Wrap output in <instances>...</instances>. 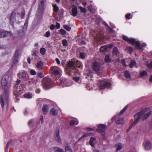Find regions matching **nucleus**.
<instances>
[{
  "label": "nucleus",
  "mask_w": 152,
  "mask_h": 152,
  "mask_svg": "<svg viewBox=\"0 0 152 152\" xmlns=\"http://www.w3.org/2000/svg\"><path fill=\"white\" fill-rule=\"evenodd\" d=\"M148 110V109L145 108L134 115V118L135 120L131 125L129 127L127 130V132L137 123L141 118H142V120L144 121L148 117L151 113V112L150 111L147 112Z\"/></svg>",
  "instance_id": "nucleus-1"
},
{
  "label": "nucleus",
  "mask_w": 152,
  "mask_h": 152,
  "mask_svg": "<svg viewBox=\"0 0 152 152\" xmlns=\"http://www.w3.org/2000/svg\"><path fill=\"white\" fill-rule=\"evenodd\" d=\"M20 80H18L16 82V84L14 88V94L16 97L19 96L20 94L23 93L25 91V86L24 84H21L19 88H18L19 84L20 82Z\"/></svg>",
  "instance_id": "nucleus-2"
},
{
  "label": "nucleus",
  "mask_w": 152,
  "mask_h": 152,
  "mask_svg": "<svg viewBox=\"0 0 152 152\" xmlns=\"http://www.w3.org/2000/svg\"><path fill=\"white\" fill-rule=\"evenodd\" d=\"M61 72V69L57 66H52L50 69V73L52 77L55 80H56L57 78L60 75Z\"/></svg>",
  "instance_id": "nucleus-3"
},
{
  "label": "nucleus",
  "mask_w": 152,
  "mask_h": 152,
  "mask_svg": "<svg viewBox=\"0 0 152 152\" xmlns=\"http://www.w3.org/2000/svg\"><path fill=\"white\" fill-rule=\"evenodd\" d=\"M123 39L128 42L131 44H135L136 45V48L137 49H141L142 48L146 46V44L144 43H142L140 47V45L139 42L136 41L135 39L133 38H129L123 35L122 36Z\"/></svg>",
  "instance_id": "nucleus-4"
},
{
  "label": "nucleus",
  "mask_w": 152,
  "mask_h": 152,
  "mask_svg": "<svg viewBox=\"0 0 152 152\" xmlns=\"http://www.w3.org/2000/svg\"><path fill=\"white\" fill-rule=\"evenodd\" d=\"M8 92L5 91L2 95L0 97V102L2 108L3 109L4 105L8 106Z\"/></svg>",
  "instance_id": "nucleus-5"
},
{
  "label": "nucleus",
  "mask_w": 152,
  "mask_h": 152,
  "mask_svg": "<svg viewBox=\"0 0 152 152\" xmlns=\"http://www.w3.org/2000/svg\"><path fill=\"white\" fill-rule=\"evenodd\" d=\"M53 82L52 80L50 78H44L42 81V85L43 88L45 89H48L53 87Z\"/></svg>",
  "instance_id": "nucleus-6"
},
{
  "label": "nucleus",
  "mask_w": 152,
  "mask_h": 152,
  "mask_svg": "<svg viewBox=\"0 0 152 152\" xmlns=\"http://www.w3.org/2000/svg\"><path fill=\"white\" fill-rule=\"evenodd\" d=\"M127 106H126L120 112L118 115L112 118V120H115L117 124H123L124 123V119L120 117V115L123 113L125 110L127 109Z\"/></svg>",
  "instance_id": "nucleus-7"
},
{
  "label": "nucleus",
  "mask_w": 152,
  "mask_h": 152,
  "mask_svg": "<svg viewBox=\"0 0 152 152\" xmlns=\"http://www.w3.org/2000/svg\"><path fill=\"white\" fill-rule=\"evenodd\" d=\"M68 68L66 69V72L69 75H71L72 72H77L75 64L73 61H69L68 63Z\"/></svg>",
  "instance_id": "nucleus-8"
},
{
  "label": "nucleus",
  "mask_w": 152,
  "mask_h": 152,
  "mask_svg": "<svg viewBox=\"0 0 152 152\" xmlns=\"http://www.w3.org/2000/svg\"><path fill=\"white\" fill-rule=\"evenodd\" d=\"M9 76L7 74L4 75L2 77L1 83L2 88L5 91L7 88V86L8 83Z\"/></svg>",
  "instance_id": "nucleus-9"
},
{
  "label": "nucleus",
  "mask_w": 152,
  "mask_h": 152,
  "mask_svg": "<svg viewBox=\"0 0 152 152\" xmlns=\"http://www.w3.org/2000/svg\"><path fill=\"white\" fill-rule=\"evenodd\" d=\"M60 86L62 87L69 86L72 85L71 81L67 79H64L59 80Z\"/></svg>",
  "instance_id": "nucleus-10"
},
{
  "label": "nucleus",
  "mask_w": 152,
  "mask_h": 152,
  "mask_svg": "<svg viewBox=\"0 0 152 152\" xmlns=\"http://www.w3.org/2000/svg\"><path fill=\"white\" fill-rule=\"evenodd\" d=\"M44 2V0H39V7L37 11L38 13H39V15H42L45 9Z\"/></svg>",
  "instance_id": "nucleus-11"
},
{
  "label": "nucleus",
  "mask_w": 152,
  "mask_h": 152,
  "mask_svg": "<svg viewBox=\"0 0 152 152\" xmlns=\"http://www.w3.org/2000/svg\"><path fill=\"white\" fill-rule=\"evenodd\" d=\"M18 76L20 78H22L24 80H27L28 78V75L27 72L23 71L18 74Z\"/></svg>",
  "instance_id": "nucleus-12"
},
{
  "label": "nucleus",
  "mask_w": 152,
  "mask_h": 152,
  "mask_svg": "<svg viewBox=\"0 0 152 152\" xmlns=\"http://www.w3.org/2000/svg\"><path fill=\"white\" fill-rule=\"evenodd\" d=\"M110 83L104 80H101L100 81L99 85V88L100 89H103L105 88L106 87L110 86Z\"/></svg>",
  "instance_id": "nucleus-13"
},
{
  "label": "nucleus",
  "mask_w": 152,
  "mask_h": 152,
  "mask_svg": "<svg viewBox=\"0 0 152 152\" xmlns=\"http://www.w3.org/2000/svg\"><path fill=\"white\" fill-rule=\"evenodd\" d=\"M106 129V126L103 124H99L98 125V131L100 132L103 136L104 135V131Z\"/></svg>",
  "instance_id": "nucleus-14"
},
{
  "label": "nucleus",
  "mask_w": 152,
  "mask_h": 152,
  "mask_svg": "<svg viewBox=\"0 0 152 152\" xmlns=\"http://www.w3.org/2000/svg\"><path fill=\"white\" fill-rule=\"evenodd\" d=\"M11 35L10 32L1 30L0 31V37L10 36Z\"/></svg>",
  "instance_id": "nucleus-15"
},
{
  "label": "nucleus",
  "mask_w": 152,
  "mask_h": 152,
  "mask_svg": "<svg viewBox=\"0 0 152 152\" xmlns=\"http://www.w3.org/2000/svg\"><path fill=\"white\" fill-rule=\"evenodd\" d=\"M145 148L146 150H149L151 147V144L150 142L148 140H144L143 143Z\"/></svg>",
  "instance_id": "nucleus-16"
},
{
  "label": "nucleus",
  "mask_w": 152,
  "mask_h": 152,
  "mask_svg": "<svg viewBox=\"0 0 152 152\" xmlns=\"http://www.w3.org/2000/svg\"><path fill=\"white\" fill-rule=\"evenodd\" d=\"M92 68L95 71H99L100 68V65L99 63L97 62H95L93 65Z\"/></svg>",
  "instance_id": "nucleus-17"
},
{
  "label": "nucleus",
  "mask_w": 152,
  "mask_h": 152,
  "mask_svg": "<svg viewBox=\"0 0 152 152\" xmlns=\"http://www.w3.org/2000/svg\"><path fill=\"white\" fill-rule=\"evenodd\" d=\"M15 16L16 14L15 12H12L11 14L10 18V21L11 23H13L17 20Z\"/></svg>",
  "instance_id": "nucleus-18"
},
{
  "label": "nucleus",
  "mask_w": 152,
  "mask_h": 152,
  "mask_svg": "<svg viewBox=\"0 0 152 152\" xmlns=\"http://www.w3.org/2000/svg\"><path fill=\"white\" fill-rule=\"evenodd\" d=\"M19 56V54L18 51H16L13 58V61L14 64H16L18 62Z\"/></svg>",
  "instance_id": "nucleus-19"
},
{
  "label": "nucleus",
  "mask_w": 152,
  "mask_h": 152,
  "mask_svg": "<svg viewBox=\"0 0 152 152\" xmlns=\"http://www.w3.org/2000/svg\"><path fill=\"white\" fill-rule=\"evenodd\" d=\"M77 14V9L75 6L74 5L72 7L71 15L73 16H75Z\"/></svg>",
  "instance_id": "nucleus-20"
},
{
  "label": "nucleus",
  "mask_w": 152,
  "mask_h": 152,
  "mask_svg": "<svg viewBox=\"0 0 152 152\" xmlns=\"http://www.w3.org/2000/svg\"><path fill=\"white\" fill-rule=\"evenodd\" d=\"M43 64L42 62L39 61L37 62L36 68L38 70H41L43 68Z\"/></svg>",
  "instance_id": "nucleus-21"
},
{
  "label": "nucleus",
  "mask_w": 152,
  "mask_h": 152,
  "mask_svg": "<svg viewBox=\"0 0 152 152\" xmlns=\"http://www.w3.org/2000/svg\"><path fill=\"white\" fill-rule=\"evenodd\" d=\"M25 14V12L24 10L20 14L17 13V18H18V19H19L20 18L21 19H23L24 17Z\"/></svg>",
  "instance_id": "nucleus-22"
},
{
  "label": "nucleus",
  "mask_w": 152,
  "mask_h": 152,
  "mask_svg": "<svg viewBox=\"0 0 152 152\" xmlns=\"http://www.w3.org/2000/svg\"><path fill=\"white\" fill-rule=\"evenodd\" d=\"M53 150L54 152H64L63 149L57 147H53Z\"/></svg>",
  "instance_id": "nucleus-23"
},
{
  "label": "nucleus",
  "mask_w": 152,
  "mask_h": 152,
  "mask_svg": "<svg viewBox=\"0 0 152 152\" xmlns=\"http://www.w3.org/2000/svg\"><path fill=\"white\" fill-rule=\"evenodd\" d=\"M23 96L27 99H31L32 97V95L31 93H27L23 95Z\"/></svg>",
  "instance_id": "nucleus-24"
},
{
  "label": "nucleus",
  "mask_w": 152,
  "mask_h": 152,
  "mask_svg": "<svg viewBox=\"0 0 152 152\" xmlns=\"http://www.w3.org/2000/svg\"><path fill=\"white\" fill-rule=\"evenodd\" d=\"M78 121L77 119H76L75 120H72L70 121L69 125L70 126L77 125L78 124Z\"/></svg>",
  "instance_id": "nucleus-25"
},
{
  "label": "nucleus",
  "mask_w": 152,
  "mask_h": 152,
  "mask_svg": "<svg viewBox=\"0 0 152 152\" xmlns=\"http://www.w3.org/2000/svg\"><path fill=\"white\" fill-rule=\"evenodd\" d=\"M55 139L56 141L60 142L61 141V139L60 137L59 134V132H58L56 134V136L55 137Z\"/></svg>",
  "instance_id": "nucleus-26"
},
{
  "label": "nucleus",
  "mask_w": 152,
  "mask_h": 152,
  "mask_svg": "<svg viewBox=\"0 0 152 152\" xmlns=\"http://www.w3.org/2000/svg\"><path fill=\"white\" fill-rule=\"evenodd\" d=\"M123 147V145L121 144L118 143L115 145V147L116 148L117 151L121 150Z\"/></svg>",
  "instance_id": "nucleus-27"
},
{
  "label": "nucleus",
  "mask_w": 152,
  "mask_h": 152,
  "mask_svg": "<svg viewBox=\"0 0 152 152\" xmlns=\"http://www.w3.org/2000/svg\"><path fill=\"white\" fill-rule=\"evenodd\" d=\"M95 138L94 137H91L90 139L89 143V144L92 147H94V145L93 144V142L95 141Z\"/></svg>",
  "instance_id": "nucleus-28"
},
{
  "label": "nucleus",
  "mask_w": 152,
  "mask_h": 152,
  "mask_svg": "<svg viewBox=\"0 0 152 152\" xmlns=\"http://www.w3.org/2000/svg\"><path fill=\"white\" fill-rule=\"evenodd\" d=\"M50 113L52 115H56L57 114V112L56 109L54 108H52L50 110Z\"/></svg>",
  "instance_id": "nucleus-29"
},
{
  "label": "nucleus",
  "mask_w": 152,
  "mask_h": 152,
  "mask_svg": "<svg viewBox=\"0 0 152 152\" xmlns=\"http://www.w3.org/2000/svg\"><path fill=\"white\" fill-rule=\"evenodd\" d=\"M65 152H72V150L71 147L68 145H66L65 148Z\"/></svg>",
  "instance_id": "nucleus-30"
},
{
  "label": "nucleus",
  "mask_w": 152,
  "mask_h": 152,
  "mask_svg": "<svg viewBox=\"0 0 152 152\" xmlns=\"http://www.w3.org/2000/svg\"><path fill=\"white\" fill-rule=\"evenodd\" d=\"M107 49V47L106 46H102L100 49V50L101 52H103L106 51Z\"/></svg>",
  "instance_id": "nucleus-31"
},
{
  "label": "nucleus",
  "mask_w": 152,
  "mask_h": 152,
  "mask_svg": "<svg viewBox=\"0 0 152 152\" xmlns=\"http://www.w3.org/2000/svg\"><path fill=\"white\" fill-rule=\"evenodd\" d=\"M48 110V106L46 105H44L43 106L42 108V111L44 113L47 112Z\"/></svg>",
  "instance_id": "nucleus-32"
},
{
  "label": "nucleus",
  "mask_w": 152,
  "mask_h": 152,
  "mask_svg": "<svg viewBox=\"0 0 152 152\" xmlns=\"http://www.w3.org/2000/svg\"><path fill=\"white\" fill-rule=\"evenodd\" d=\"M133 48L129 46L126 48V50L127 52L131 53L132 52Z\"/></svg>",
  "instance_id": "nucleus-33"
},
{
  "label": "nucleus",
  "mask_w": 152,
  "mask_h": 152,
  "mask_svg": "<svg viewBox=\"0 0 152 152\" xmlns=\"http://www.w3.org/2000/svg\"><path fill=\"white\" fill-rule=\"evenodd\" d=\"M124 75L125 77L129 79L130 77V75L129 73L127 71H125L124 72Z\"/></svg>",
  "instance_id": "nucleus-34"
},
{
  "label": "nucleus",
  "mask_w": 152,
  "mask_h": 152,
  "mask_svg": "<svg viewBox=\"0 0 152 152\" xmlns=\"http://www.w3.org/2000/svg\"><path fill=\"white\" fill-rule=\"evenodd\" d=\"M63 27L65 29L68 31H70L71 29V27L67 25H64Z\"/></svg>",
  "instance_id": "nucleus-35"
},
{
  "label": "nucleus",
  "mask_w": 152,
  "mask_h": 152,
  "mask_svg": "<svg viewBox=\"0 0 152 152\" xmlns=\"http://www.w3.org/2000/svg\"><path fill=\"white\" fill-rule=\"evenodd\" d=\"M118 51L117 48L116 47H115L113 48V55H117L118 54Z\"/></svg>",
  "instance_id": "nucleus-36"
},
{
  "label": "nucleus",
  "mask_w": 152,
  "mask_h": 152,
  "mask_svg": "<svg viewBox=\"0 0 152 152\" xmlns=\"http://www.w3.org/2000/svg\"><path fill=\"white\" fill-rule=\"evenodd\" d=\"M136 62L134 60H132L129 64V67L132 68L135 65Z\"/></svg>",
  "instance_id": "nucleus-37"
},
{
  "label": "nucleus",
  "mask_w": 152,
  "mask_h": 152,
  "mask_svg": "<svg viewBox=\"0 0 152 152\" xmlns=\"http://www.w3.org/2000/svg\"><path fill=\"white\" fill-rule=\"evenodd\" d=\"M40 53L42 55H44L46 52V50L44 48H42L40 49Z\"/></svg>",
  "instance_id": "nucleus-38"
},
{
  "label": "nucleus",
  "mask_w": 152,
  "mask_h": 152,
  "mask_svg": "<svg viewBox=\"0 0 152 152\" xmlns=\"http://www.w3.org/2000/svg\"><path fill=\"white\" fill-rule=\"evenodd\" d=\"M62 43L64 46H66L68 45V42L65 39H64L62 41Z\"/></svg>",
  "instance_id": "nucleus-39"
},
{
  "label": "nucleus",
  "mask_w": 152,
  "mask_h": 152,
  "mask_svg": "<svg viewBox=\"0 0 152 152\" xmlns=\"http://www.w3.org/2000/svg\"><path fill=\"white\" fill-rule=\"evenodd\" d=\"M105 61L107 63H109L110 61V60L108 55H107L105 56Z\"/></svg>",
  "instance_id": "nucleus-40"
},
{
  "label": "nucleus",
  "mask_w": 152,
  "mask_h": 152,
  "mask_svg": "<svg viewBox=\"0 0 152 152\" xmlns=\"http://www.w3.org/2000/svg\"><path fill=\"white\" fill-rule=\"evenodd\" d=\"M53 10L54 12H57L58 10V8L56 5H54L53 6Z\"/></svg>",
  "instance_id": "nucleus-41"
},
{
  "label": "nucleus",
  "mask_w": 152,
  "mask_h": 152,
  "mask_svg": "<svg viewBox=\"0 0 152 152\" xmlns=\"http://www.w3.org/2000/svg\"><path fill=\"white\" fill-rule=\"evenodd\" d=\"M76 65L79 68H80L82 66V65L80 61L78 60L76 61Z\"/></svg>",
  "instance_id": "nucleus-42"
},
{
  "label": "nucleus",
  "mask_w": 152,
  "mask_h": 152,
  "mask_svg": "<svg viewBox=\"0 0 152 152\" xmlns=\"http://www.w3.org/2000/svg\"><path fill=\"white\" fill-rule=\"evenodd\" d=\"M147 74V72L145 71H142L140 73V76L142 77L145 75H146Z\"/></svg>",
  "instance_id": "nucleus-43"
},
{
  "label": "nucleus",
  "mask_w": 152,
  "mask_h": 152,
  "mask_svg": "<svg viewBox=\"0 0 152 152\" xmlns=\"http://www.w3.org/2000/svg\"><path fill=\"white\" fill-rule=\"evenodd\" d=\"M86 56V54L82 53H80V57L81 58H84Z\"/></svg>",
  "instance_id": "nucleus-44"
},
{
  "label": "nucleus",
  "mask_w": 152,
  "mask_h": 152,
  "mask_svg": "<svg viewBox=\"0 0 152 152\" xmlns=\"http://www.w3.org/2000/svg\"><path fill=\"white\" fill-rule=\"evenodd\" d=\"M125 17L126 19H130L132 18V17L131 16V14H127L125 15Z\"/></svg>",
  "instance_id": "nucleus-45"
},
{
  "label": "nucleus",
  "mask_w": 152,
  "mask_h": 152,
  "mask_svg": "<svg viewBox=\"0 0 152 152\" xmlns=\"http://www.w3.org/2000/svg\"><path fill=\"white\" fill-rule=\"evenodd\" d=\"M30 73L32 75H35L36 74V72L33 69H31L30 71Z\"/></svg>",
  "instance_id": "nucleus-46"
},
{
  "label": "nucleus",
  "mask_w": 152,
  "mask_h": 152,
  "mask_svg": "<svg viewBox=\"0 0 152 152\" xmlns=\"http://www.w3.org/2000/svg\"><path fill=\"white\" fill-rule=\"evenodd\" d=\"M60 32L61 34L62 35H65L66 34V31L63 29H61L60 30Z\"/></svg>",
  "instance_id": "nucleus-47"
},
{
  "label": "nucleus",
  "mask_w": 152,
  "mask_h": 152,
  "mask_svg": "<svg viewBox=\"0 0 152 152\" xmlns=\"http://www.w3.org/2000/svg\"><path fill=\"white\" fill-rule=\"evenodd\" d=\"M80 11L81 12L85 13L86 12V9L85 8H83L82 7H80Z\"/></svg>",
  "instance_id": "nucleus-48"
},
{
  "label": "nucleus",
  "mask_w": 152,
  "mask_h": 152,
  "mask_svg": "<svg viewBox=\"0 0 152 152\" xmlns=\"http://www.w3.org/2000/svg\"><path fill=\"white\" fill-rule=\"evenodd\" d=\"M50 32L49 31H47L45 34V36L47 37H48L50 35Z\"/></svg>",
  "instance_id": "nucleus-49"
},
{
  "label": "nucleus",
  "mask_w": 152,
  "mask_h": 152,
  "mask_svg": "<svg viewBox=\"0 0 152 152\" xmlns=\"http://www.w3.org/2000/svg\"><path fill=\"white\" fill-rule=\"evenodd\" d=\"M38 75L40 78H42L44 76L43 73L42 72H40L38 73Z\"/></svg>",
  "instance_id": "nucleus-50"
},
{
  "label": "nucleus",
  "mask_w": 152,
  "mask_h": 152,
  "mask_svg": "<svg viewBox=\"0 0 152 152\" xmlns=\"http://www.w3.org/2000/svg\"><path fill=\"white\" fill-rule=\"evenodd\" d=\"M73 79L76 82H77L79 80L80 78L78 77H73Z\"/></svg>",
  "instance_id": "nucleus-51"
},
{
  "label": "nucleus",
  "mask_w": 152,
  "mask_h": 152,
  "mask_svg": "<svg viewBox=\"0 0 152 152\" xmlns=\"http://www.w3.org/2000/svg\"><path fill=\"white\" fill-rule=\"evenodd\" d=\"M91 134L90 133H87L85 134H84L81 137V138L80 139H81L83 138H84L85 137H87L88 136H89Z\"/></svg>",
  "instance_id": "nucleus-52"
},
{
  "label": "nucleus",
  "mask_w": 152,
  "mask_h": 152,
  "mask_svg": "<svg viewBox=\"0 0 152 152\" xmlns=\"http://www.w3.org/2000/svg\"><path fill=\"white\" fill-rule=\"evenodd\" d=\"M34 122L33 120H31L29 121L28 122V125L29 126H31Z\"/></svg>",
  "instance_id": "nucleus-53"
},
{
  "label": "nucleus",
  "mask_w": 152,
  "mask_h": 152,
  "mask_svg": "<svg viewBox=\"0 0 152 152\" xmlns=\"http://www.w3.org/2000/svg\"><path fill=\"white\" fill-rule=\"evenodd\" d=\"M93 7L91 5H90L88 7V10H90L91 12H93Z\"/></svg>",
  "instance_id": "nucleus-54"
},
{
  "label": "nucleus",
  "mask_w": 152,
  "mask_h": 152,
  "mask_svg": "<svg viewBox=\"0 0 152 152\" xmlns=\"http://www.w3.org/2000/svg\"><path fill=\"white\" fill-rule=\"evenodd\" d=\"M55 27V26L53 24H52L50 25V29L51 30H53Z\"/></svg>",
  "instance_id": "nucleus-55"
},
{
  "label": "nucleus",
  "mask_w": 152,
  "mask_h": 152,
  "mask_svg": "<svg viewBox=\"0 0 152 152\" xmlns=\"http://www.w3.org/2000/svg\"><path fill=\"white\" fill-rule=\"evenodd\" d=\"M55 27H56L57 29H59L60 28V25L59 23H57L56 24V26Z\"/></svg>",
  "instance_id": "nucleus-56"
},
{
  "label": "nucleus",
  "mask_w": 152,
  "mask_h": 152,
  "mask_svg": "<svg viewBox=\"0 0 152 152\" xmlns=\"http://www.w3.org/2000/svg\"><path fill=\"white\" fill-rule=\"evenodd\" d=\"M38 53V52L37 51H34L32 53V55L33 56H37Z\"/></svg>",
  "instance_id": "nucleus-57"
},
{
  "label": "nucleus",
  "mask_w": 152,
  "mask_h": 152,
  "mask_svg": "<svg viewBox=\"0 0 152 152\" xmlns=\"http://www.w3.org/2000/svg\"><path fill=\"white\" fill-rule=\"evenodd\" d=\"M121 63L123 64V65L124 66H126V64L125 63V61L124 60H121Z\"/></svg>",
  "instance_id": "nucleus-58"
},
{
  "label": "nucleus",
  "mask_w": 152,
  "mask_h": 152,
  "mask_svg": "<svg viewBox=\"0 0 152 152\" xmlns=\"http://www.w3.org/2000/svg\"><path fill=\"white\" fill-rule=\"evenodd\" d=\"M147 66L148 68H152V61L151 62L150 64L148 65Z\"/></svg>",
  "instance_id": "nucleus-59"
},
{
  "label": "nucleus",
  "mask_w": 152,
  "mask_h": 152,
  "mask_svg": "<svg viewBox=\"0 0 152 152\" xmlns=\"http://www.w3.org/2000/svg\"><path fill=\"white\" fill-rule=\"evenodd\" d=\"M55 60L57 64H59L60 63V61L58 58H56Z\"/></svg>",
  "instance_id": "nucleus-60"
},
{
  "label": "nucleus",
  "mask_w": 152,
  "mask_h": 152,
  "mask_svg": "<svg viewBox=\"0 0 152 152\" xmlns=\"http://www.w3.org/2000/svg\"><path fill=\"white\" fill-rule=\"evenodd\" d=\"M91 73L90 74H88V77H86V78H91Z\"/></svg>",
  "instance_id": "nucleus-61"
},
{
  "label": "nucleus",
  "mask_w": 152,
  "mask_h": 152,
  "mask_svg": "<svg viewBox=\"0 0 152 152\" xmlns=\"http://www.w3.org/2000/svg\"><path fill=\"white\" fill-rule=\"evenodd\" d=\"M28 62L29 64H30L31 63V60L30 58H28L27 59Z\"/></svg>",
  "instance_id": "nucleus-62"
},
{
  "label": "nucleus",
  "mask_w": 152,
  "mask_h": 152,
  "mask_svg": "<svg viewBox=\"0 0 152 152\" xmlns=\"http://www.w3.org/2000/svg\"><path fill=\"white\" fill-rule=\"evenodd\" d=\"M40 92V90L39 89H37L36 90V92L37 93H39Z\"/></svg>",
  "instance_id": "nucleus-63"
},
{
  "label": "nucleus",
  "mask_w": 152,
  "mask_h": 152,
  "mask_svg": "<svg viewBox=\"0 0 152 152\" xmlns=\"http://www.w3.org/2000/svg\"><path fill=\"white\" fill-rule=\"evenodd\" d=\"M40 120L41 121V123H42L43 122V116L42 115L41 116V118Z\"/></svg>",
  "instance_id": "nucleus-64"
}]
</instances>
